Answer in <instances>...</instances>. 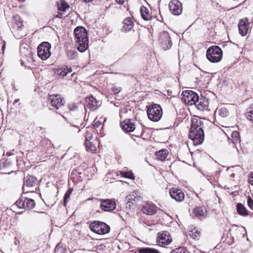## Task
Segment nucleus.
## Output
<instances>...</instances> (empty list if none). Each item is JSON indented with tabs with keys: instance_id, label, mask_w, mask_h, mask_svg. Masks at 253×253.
Returning a JSON list of instances; mask_svg holds the SVG:
<instances>
[{
	"instance_id": "1",
	"label": "nucleus",
	"mask_w": 253,
	"mask_h": 253,
	"mask_svg": "<svg viewBox=\"0 0 253 253\" xmlns=\"http://www.w3.org/2000/svg\"><path fill=\"white\" fill-rule=\"evenodd\" d=\"M204 125L197 119L192 120L189 137L193 141L194 145L202 143L204 140Z\"/></svg>"
},
{
	"instance_id": "2",
	"label": "nucleus",
	"mask_w": 253,
	"mask_h": 253,
	"mask_svg": "<svg viewBox=\"0 0 253 253\" xmlns=\"http://www.w3.org/2000/svg\"><path fill=\"white\" fill-rule=\"evenodd\" d=\"M74 35L78 50L81 52L85 51L88 47L86 30L83 27H77L74 30Z\"/></svg>"
},
{
	"instance_id": "3",
	"label": "nucleus",
	"mask_w": 253,
	"mask_h": 253,
	"mask_svg": "<svg viewBox=\"0 0 253 253\" xmlns=\"http://www.w3.org/2000/svg\"><path fill=\"white\" fill-rule=\"evenodd\" d=\"M207 59L212 63L219 62L222 57V51L217 45L210 47L207 50Z\"/></svg>"
},
{
	"instance_id": "4",
	"label": "nucleus",
	"mask_w": 253,
	"mask_h": 253,
	"mask_svg": "<svg viewBox=\"0 0 253 253\" xmlns=\"http://www.w3.org/2000/svg\"><path fill=\"white\" fill-rule=\"evenodd\" d=\"M147 115L149 119L154 122H158L162 118L163 111L160 105L153 104L147 108Z\"/></svg>"
},
{
	"instance_id": "5",
	"label": "nucleus",
	"mask_w": 253,
	"mask_h": 253,
	"mask_svg": "<svg viewBox=\"0 0 253 253\" xmlns=\"http://www.w3.org/2000/svg\"><path fill=\"white\" fill-rule=\"evenodd\" d=\"M89 228L93 232L100 235L108 233L110 231L109 225L99 221L91 222L89 225Z\"/></svg>"
},
{
	"instance_id": "6",
	"label": "nucleus",
	"mask_w": 253,
	"mask_h": 253,
	"mask_svg": "<svg viewBox=\"0 0 253 253\" xmlns=\"http://www.w3.org/2000/svg\"><path fill=\"white\" fill-rule=\"evenodd\" d=\"M158 42L160 46L165 50L170 49L172 44L169 34L165 31L159 34Z\"/></svg>"
},
{
	"instance_id": "7",
	"label": "nucleus",
	"mask_w": 253,
	"mask_h": 253,
	"mask_svg": "<svg viewBox=\"0 0 253 253\" xmlns=\"http://www.w3.org/2000/svg\"><path fill=\"white\" fill-rule=\"evenodd\" d=\"M51 44L48 42H42L37 48L38 56L42 60H45L51 55Z\"/></svg>"
},
{
	"instance_id": "8",
	"label": "nucleus",
	"mask_w": 253,
	"mask_h": 253,
	"mask_svg": "<svg viewBox=\"0 0 253 253\" xmlns=\"http://www.w3.org/2000/svg\"><path fill=\"white\" fill-rule=\"evenodd\" d=\"M182 96L181 100L183 102L188 105H192L195 104V101H197L199 96L192 90H185L182 93Z\"/></svg>"
},
{
	"instance_id": "9",
	"label": "nucleus",
	"mask_w": 253,
	"mask_h": 253,
	"mask_svg": "<svg viewBox=\"0 0 253 253\" xmlns=\"http://www.w3.org/2000/svg\"><path fill=\"white\" fill-rule=\"evenodd\" d=\"M37 184V178L28 174L24 178L23 189L24 191H26V192L34 191L35 189H36Z\"/></svg>"
},
{
	"instance_id": "10",
	"label": "nucleus",
	"mask_w": 253,
	"mask_h": 253,
	"mask_svg": "<svg viewBox=\"0 0 253 253\" xmlns=\"http://www.w3.org/2000/svg\"><path fill=\"white\" fill-rule=\"evenodd\" d=\"M171 241L172 238L168 231H163L157 233V243L158 245L165 247L169 245Z\"/></svg>"
},
{
	"instance_id": "11",
	"label": "nucleus",
	"mask_w": 253,
	"mask_h": 253,
	"mask_svg": "<svg viewBox=\"0 0 253 253\" xmlns=\"http://www.w3.org/2000/svg\"><path fill=\"white\" fill-rule=\"evenodd\" d=\"M48 102L52 106L50 109L57 111L64 106V100L59 94L50 95Z\"/></svg>"
},
{
	"instance_id": "12",
	"label": "nucleus",
	"mask_w": 253,
	"mask_h": 253,
	"mask_svg": "<svg viewBox=\"0 0 253 253\" xmlns=\"http://www.w3.org/2000/svg\"><path fill=\"white\" fill-rule=\"evenodd\" d=\"M23 27V21L20 16L18 15L13 16V21L10 24L12 32L16 35V33L18 34Z\"/></svg>"
},
{
	"instance_id": "13",
	"label": "nucleus",
	"mask_w": 253,
	"mask_h": 253,
	"mask_svg": "<svg viewBox=\"0 0 253 253\" xmlns=\"http://www.w3.org/2000/svg\"><path fill=\"white\" fill-rule=\"evenodd\" d=\"M169 7L171 13L174 15H179L182 13V4L178 0H171Z\"/></svg>"
},
{
	"instance_id": "14",
	"label": "nucleus",
	"mask_w": 253,
	"mask_h": 253,
	"mask_svg": "<svg viewBox=\"0 0 253 253\" xmlns=\"http://www.w3.org/2000/svg\"><path fill=\"white\" fill-rule=\"evenodd\" d=\"M251 23L249 22L248 19L244 18L239 21L238 23V28L239 33L242 36H246L251 30Z\"/></svg>"
},
{
	"instance_id": "15",
	"label": "nucleus",
	"mask_w": 253,
	"mask_h": 253,
	"mask_svg": "<svg viewBox=\"0 0 253 253\" xmlns=\"http://www.w3.org/2000/svg\"><path fill=\"white\" fill-rule=\"evenodd\" d=\"M90 200H93V204L98 205L100 206H116L119 203L115 199H105L100 201L98 199H88L85 202Z\"/></svg>"
},
{
	"instance_id": "16",
	"label": "nucleus",
	"mask_w": 253,
	"mask_h": 253,
	"mask_svg": "<svg viewBox=\"0 0 253 253\" xmlns=\"http://www.w3.org/2000/svg\"><path fill=\"white\" fill-rule=\"evenodd\" d=\"M171 197L177 202H181L184 199V194L181 189L172 188L169 190Z\"/></svg>"
},
{
	"instance_id": "17",
	"label": "nucleus",
	"mask_w": 253,
	"mask_h": 253,
	"mask_svg": "<svg viewBox=\"0 0 253 253\" xmlns=\"http://www.w3.org/2000/svg\"><path fill=\"white\" fill-rule=\"evenodd\" d=\"M98 103V102L93 96L86 97L85 100L84 108H88L90 110L94 111L97 108Z\"/></svg>"
},
{
	"instance_id": "18",
	"label": "nucleus",
	"mask_w": 253,
	"mask_h": 253,
	"mask_svg": "<svg viewBox=\"0 0 253 253\" xmlns=\"http://www.w3.org/2000/svg\"><path fill=\"white\" fill-rule=\"evenodd\" d=\"M194 105L200 111L206 110L208 109L209 106L208 99L205 97H202L200 99L199 97H198L197 101H195V104Z\"/></svg>"
},
{
	"instance_id": "19",
	"label": "nucleus",
	"mask_w": 253,
	"mask_h": 253,
	"mask_svg": "<svg viewBox=\"0 0 253 253\" xmlns=\"http://www.w3.org/2000/svg\"><path fill=\"white\" fill-rule=\"evenodd\" d=\"M20 53L22 56V65L24 63V60L29 62L32 61V52L28 48L26 47L20 48Z\"/></svg>"
},
{
	"instance_id": "20",
	"label": "nucleus",
	"mask_w": 253,
	"mask_h": 253,
	"mask_svg": "<svg viewBox=\"0 0 253 253\" xmlns=\"http://www.w3.org/2000/svg\"><path fill=\"white\" fill-rule=\"evenodd\" d=\"M13 206H35V202L31 199L22 197L19 198Z\"/></svg>"
},
{
	"instance_id": "21",
	"label": "nucleus",
	"mask_w": 253,
	"mask_h": 253,
	"mask_svg": "<svg viewBox=\"0 0 253 253\" xmlns=\"http://www.w3.org/2000/svg\"><path fill=\"white\" fill-rule=\"evenodd\" d=\"M86 149L87 151H95L99 146L98 140L95 137L91 141L85 142Z\"/></svg>"
},
{
	"instance_id": "22",
	"label": "nucleus",
	"mask_w": 253,
	"mask_h": 253,
	"mask_svg": "<svg viewBox=\"0 0 253 253\" xmlns=\"http://www.w3.org/2000/svg\"><path fill=\"white\" fill-rule=\"evenodd\" d=\"M193 213L195 216L204 217L207 214L206 207H196L194 209Z\"/></svg>"
},
{
	"instance_id": "23",
	"label": "nucleus",
	"mask_w": 253,
	"mask_h": 253,
	"mask_svg": "<svg viewBox=\"0 0 253 253\" xmlns=\"http://www.w3.org/2000/svg\"><path fill=\"white\" fill-rule=\"evenodd\" d=\"M123 24L122 30L125 32L130 31L134 26V24L130 18H126L123 22Z\"/></svg>"
},
{
	"instance_id": "24",
	"label": "nucleus",
	"mask_w": 253,
	"mask_h": 253,
	"mask_svg": "<svg viewBox=\"0 0 253 253\" xmlns=\"http://www.w3.org/2000/svg\"><path fill=\"white\" fill-rule=\"evenodd\" d=\"M124 123V125H122L124 130L129 132H132L134 130V125L130 120H126Z\"/></svg>"
},
{
	"instance_id": "25",
	"label": "nucleus",
	"mask_w": 253,
	"mask_h": 253,
	"mask_svg": "<svg viewBox=\"0 0 253 253\" xmlns=\"http://www.w3.org/2000/svg\"><path fill=\"white\" fill-rule=\"evenodd\" d=\"M141 211L144 214L147 215H153L157 211V207H142Z\"/></svg>"
},
{
	"instance_id": "26",
	"label": "nucleus",
	"mask_w": 253,
	"mask_h": 253,
	"mask_svg": "<svg viewBox=\"0 0 253 253\" xmlns=\"http://www.w3.org/2000/svg\"><path fill=\"white\" fill-rule=\"evenodd\" d=\"M71 72L72 69L71 68L64 67L57 69L55 71V73L57 75L64 77V76H66L68 73H71Z\"/></svg>"
},
{
	"instance_id": "27",
	"label": "nucleus",
	"mask_w": 253,
	"mask_h": 253,
	"mask_svg": "<svg viewBox=\"0 0 253 253\" xmlns=\"http://www.w3.org/2000/svg\"><path fill=\"white\" fill-rule=\"evenodd\" d=\"M138 200V197L134 193L129 194L126 199V203L128 206H133L137 204L136 202Z\"/></svg>"
},
{
	"instance_id": "28",
	"label": "nucleus",
	"mask_w": 253,
	"mask_h": 253,
	"mask_svg": "<svg viewBox=\"0 0 253 253\" xmlns=\"http://www.w3.org/2000/svg\"><path fill=\"white\" fill-rule=\"evenodd\" d=\"M188 235L194 239H199L201 235V232L198 231L196 228L190 227L188 231Z\"/></svg>"
},
{
	"instance_id": "29",
	"label": "nucleus",
	"mask_w": 253,
	"mask_h": 253,
	"mask_svg": "<svg viewBox=\"0 0 253 253\" xmlns=\"http://www.w3.org/2000/svg\"><path fill=\"white\" fill-rule=\"evenodd\" d=\"M140 12L141 17L144 20H149L151 19V16L146 7L142 6L140 9Z\"/></svg>"
},
{
	"instance_id": "30",
	"label": "nucleus",
	"mask_w": 253,
	"mask_h": 253,
	"mask_svg": "<svg viewBox=\"0 0 253 253\" xmlns=\"http://www.w3.org/2000/svg\"><path fill=\"white\" fill-rule=\"evenodd\" d=\"M168 151L165 149H162L159 152L156 153L157 159L161 161H164L168 155Z\"/></svg>"
},
{
	"instance_id": "31",
	"label": "nucleus",
	"mask_w": 253,
	"mask_h": 253,
	"mask_svg": "<svg viewBox=\"0 0 253 253\" xmlns=\"http://www.w3.org/2000/svg\"><path fill=\"white\" fill-rule=\"evenodd\" d=\"M139 253H161L158 250L150 248H143L138 249Z\"/></svg>"
},
{
	"instance_id": "32",
	"label": "nucleus",
	"mask_w": 253,
	"mask_h": 253,
	"mask_svg": "<svg viewBox=\"0 0 253 253\" xmlns=\"http://www.w3.org/2000/svg\"><path fill=\"white\" fill-rule=\"evenodd\" d=\"M235 226L237 227V229L235 231V234L237 236H240L241 237L244 238L247 233L245 228L242 226L240 227L237 225Z\"/></svg>"
},
{
	"instance_id": "33",
	"label": "nucleus",
	"mask_w": 253,
	"mask_h": 253,
	"mask_svg": "<svg viewBox=\"0 0 253 253\" xmlns=\"http://www.w3.org/2000/svg\"><path fill=\"white\" fill-rule=\"evenodd\" d=\"M66 54L69 60L75 59L78 55V52L75 50L72 49L67 50Z\"/></svg>"
},
{
	"instance_id": "34",
	"label": "nucleus",
	"mask_w": 253,
	"mask_h": 253,
	"mask_svg": "<svg viewBox=\"0 0 253 253\" xmlns=\"http://www.w3.org/2000/svg\"><path fill=\"white\" fill-rule=\"evenodd\" d=\"M231 140L235 145L240 142V137L239 133L237 131H234L231 134Z\"/></svg>"
},
{
	"instance_id": "35",
	"label": "nucleus",
	"mask_w": 253,
	"mask_h": 253,
	"mask_svg": "<svg viewBox=\"0 0 253 253\" xmlns=\"http://www.w3.org/2000/svg\"><path fill=\"white\" fill-rule=\"evenodd\" d=\"M237 211L238 213L242 216H247L249 214H251V212L249 211L245 207H236Z\"/></svg>"
},
{
	"instance_id": "36",
	"label": "nucleus",
	"mask_w": 253,
	"mask_h": 253,
	"mask_svg": "<svg viewBox=\"0 0 253 253\" xmlns=\"http://www.w3.org/2000/svg\"><path fill=\"white\" fill-rule=\"evenodd\" d=\"M216 113L223 118L226 117L229 115L228 110L225 107H222L217 110Z\"/></svg>"
},
{
	"instance_id": "37",
	"label": "nucleus",
	"mask_w": 253,
	"mask_h": 253,
	"mask_svg": "<svg viewBox=\"0 0 253 253\" xmlns=\"http://www.w3.org/2000/svg\"><path fill=\"white\" fill-rule=\"evenodd\" d=\"M69 7V5L64 0H61L58 4V9L61 11H65Z\"/></svg>"
},
{
	"instance_id": "38",
	"label": "nucleus",
	"mask_w": 253,
	"mask_h": 253,
	"mask_svg": "<svg viewBox=\"0 0 253 253\" xmlns=\"http://www.w3.org/2000/svg\"><path fill=\"white\" fill-rule=\"evenodd\" d=\"M120 174L124 177L133 179V180H134L135 179V177L131 171H120Z\"/></svg>"
},
{
	"instance_id": "39",
	"label": "nucleus",
	"mask_w": 253,
	"mask_h": 253,
	"mask_svg": "<svg viewBox=\"0 0 253 253\" xmlns=\"http://www.w3.org/2000/svg\"><path fill=\"white\" fill-rule=\"evenodd\" d=\"M73 191V188H69L67 191L66 192L64 197V206H66L68 199L70 198L71 194Z\"/></svg>"
},
{
	"instance_id": "40",
	"label": "nucleus",
	"mask_w": 253,
	"mask_h": 253,
	"mask_svg": "<svg viewBox=\"0 0 253 253\" xmlns=\"http://www.w3.org/2000/svg\"><path fill=\"white\" fill-rule=\"evenodd\" d=\"M246 117L248 120L253 123V104L249 109V110L246 113Z\"/></svg>"
},
{
	"instance_id": "41",
	"label": "nucleus",
	"mask_w": 253,
	"mask_h": 253,
	"mask_svg": "<svg viewBox=\"0 0 253 253\" xmlns=\"http://www.w3.org/2000/svg\"><path fill=\"white\" fill-rule=\"evenodd\" d=\"M170 253H190V252L184 247H179L171 251Z\"/></svg>"
},
{
	"instance_id": "42",
	"label": "nucleus",
	"mask_w": 253,
	"mask_h": 253,
	"mask_svg": "<svg viewBox=\"0 0 253 253\" xmlns=\"http://www.w3.org/2000/svg\"><path fill=\"white\" fill-rule=\"evenodd\" d=\"M85 142H86L87 141H92V139L95 138L93 137L92 132L91 131H86L85 135Z\"/></svg>"
},
{
	"instance_id": "43",
	"label": "nucleus",
	"mask_w": 253,
	"mask_h": 253,
	"mask_svg": "<svg viewBox=\"0 0 253 253\" xmlns=\"http://www.w3.org/2000/svg\"><path fill=\"white\" fill-rule=\"evenodd\" d=\"M70 125L72 126L76 127L77 128H79L82 125V124L81 123V120L80 119H77V120L76 122H74L72 121L70 123Z\"/></svg>"
},
{
	"instance_id": "44",
	"label": "nucleus",
	"mask_w": 253,
	"mask_h": 253,
	"mask_svg": "<svg viewBox=\"0 0 253 253\" xmlns=\"http://www.w3.org/2000/svg\"><path fill=\"white\" fill-rule=\"evenodd\" d=\"M101 210L104 211H111L116 209V207H101Z\"/></svg>"
},
{
	"instance_id": "45",
	"label": "nucleus",
	"mask_w": 253,
	"mask_h": 253,
	"mask_svg": "<svg viewBox=\"0 0 253 253\" xmlns=\"http://www.w3.org/2000/svg\"><path fill=\"white\" fill-rule=\"evenodd\" d=\"M116 2L120 5H124L126 7V3H127V0H116Z\"/></svg>"
},
{
	"instance_id": "46",
	"label": "nucleus",
	"mask_w": 253,
	"mask_h": 253,
	"mask_svg": "<svg viewBox=\"0 0 253 253\" xmlns=\"http://www.w3.org/2000/svg\"><path fill=\"white\" fill-rule=\"evenodd\" d=\"M248 180L249 183L253 186V171L251 173Z\"/></svg>"
},
{
	"instance_id": "47",
	"label": "nucleus",
	"mask_w": 253,
	"mask_h": 253,
	"mask_svg": "<svg viewBox=\"0 0 253 253\" xmlns=\"http://www.w3.org/2000/svg\"><path fill=\"white\" fill-rule=\"evenodd\" d=\"M247 202L248 206H253V200L250 196L248 198Z\"/></svg>"
},
{
	"instance_id": "48",
	"label": "nucleus",
	"mask_w": 253,
	"mask_h": 253,
	"mask_svg": "<svg viewBox=\"0 0 253 253\" xmlns=\"http://www.w3.org/2000/svg\"><path fill=\"white\" fill-rule=\"evenodd\" d=\"M13 207V209H10V210H12L14 212H15L16 213H18V212L15 211L16 210H17V209H24V207H20V206H19V207ZM18 213L19 214V212H18Z\"/></svg>"
},
{
	"instance_id": "49",
	"label": "nucleus",
	"mask_w": 253,
	"mask_h": 253,
	"mask_svg": "<svg viewBox=\"0 0 253 253\" xmlns=\"http://www.w3.org/2000/svg\"><path fill=\"white\" fill-rule=\"evenodd\" d=\"M93 123H94V127H98L100 125H101V122H99V121H95V120H94V121L93 122Z\"/></svg>"
},
{
	"instance_id": "50",
	"label": "nucleus",
	"mask_w": 253,
	"mask_h": 253,
	"mask_svg": "<svg viewBox=\"0 0 253 253\" xmlns=\"http://www.w3.org/2000/svg\"><path fill=\"white\" fill-rule=\"evenodd\" d=\"M113 91L115 94L118 93L121 91L120 88H114Z\"/></svg>"
},
{
	"instance_id": "51",
	"label": "nucleus",
	"mask_w": 253,
	"mask_h": 253,
	"mask_svg": "<svg viewBox=\"0 0 253 253\" xmlns=\"http://www.w3.org/2000/svg\"><path fill=\"white\" fill-rule=\"evenodd\" d=\"M63 17V15L62 13L59 12L56 15V17L62 18Z\"/></svg>"
},
{
	"instance_id": "52",
	"label": "nucleus",
	"mask_w": 253,
	"mask_h": 253,
	"mask_svg": "<svg viewBox=\"0 0 253 253\" xmlns=\"http://www.w3.org/2000/svg\"><path fill=\"white\" fill-rule=\"evenodd\" d=\"M19 99H15V100H14V101L13 104H15V103H17V102H18L19 101Z\"/></svg>"
},
{
	"instance_id": "53",
	"label": "nucleus",
	"mask_w": 253,
	"mask_h": 253,
	"mask_svg": "<svg viewBox=\"0 0 253 253\" xmlns=\"http://www.w3.org/2000/svg\"><path fill=\"white\" fill-rule=\"evenodd\" d=\"M91 0H82V1L86 2H89L91 1Z\"/></svg>"
},
{
	"instance_id": "54",
	"label": "nucleus",
	"mask_w": 253,
	"mask_h": 253,
	"mask_svg": "<svg viewBox=\"0 0 253 253\" xmlns=\"http://www.w3.org/2000/svg\"><path fill=\"white\" fill-rule=\"evenodd\" d=\"M235 173H232V174L230 175V176H231V177H235Z\"/></svg>"
},
{
	"instance_id": "55",
	"label": "nucleus",
	"mask_w": 253,
	"mask_h": 253,
	"mask_svg": "<svg viewBox=\"0 0 253 253\" xmlns=\"http://www.w3.org/2000/svg\"><path fill=\"white\" fill-rule=\"evenodd\" d=\"M16 37L17 38L20 39L21 37H22V35H16Z\"/></svg>"
},
{
	"instance_id": "56",
	"label": "nucleus",
	"mask_w": 253,
	"mask_h": 253,
	"mask_svg": "<svg viewBox=\"0 0 253 253\" xmlns=\"http://www.w3.org/2000/svg\"><path fill=\"white\" fill-rule=\"evenodd\" d=\"M5 47V44L4 43L2 46V49L3 50Z\"/></svg>"
},
{
	"instance_id": "57",
	"label": "nucleus",
	"mask_w": 253,
	"mask_h": 253,
	"mask_svg": "<svg viewBox=\"0 0 253 253\" xmlns=\"http://www.w3.org/2000/svg\"><path fill=\"white\" fill-rule=\"evenodd\" d=\"M236 206H243V205L241 203H238Z\"/></svg>"
},
{
	"instance_id": "58",
	"label": "nucleus",
	"mask_w": 253,
	"mask_h": 253,
	"mask_svg": "<svg viewBox=\"0 0 253 253\" xmlns=\"http://www.w3.org/2000/svg\"><path fill=\"white\" fill-rule=\"evenodd\" d=\"M122 113V110H120V115L121 117Z\"/></svg>"
},
{
	"instance_id": "59",
	"label": "nucleus",
	"mask_w": 253,
	"mask_h": 253,
	"mask_svg": "<svg viewBox=\"0 0 253 253\" xmlns=\"http://www.w3.org/2000/svg\"><path fill=\"white\" fill-rule=\"evenodd\" d=\"M56 113H58V114H61V113L60 112H59V111H57V112H56Z\"/></svg>"
},
{
	"instance_id": "60",
	"label": "nucleus",
	"mask_w": 253,
	"mask_h": 253,
	"mask_svg": "<svg viewBox=\"0 0 253 253\" xmlns=\"http://www.w3.org/2000/svg\"><path fill=\"white\" fill-rule=\"evenodd\" d=\"M250 208L253 210V207H250Z\"/></svg>"
},
{
	"instance_id": "61",
	"label": "nucleus",
	"mask_w": 253,
	"mask_h": 253,
	"mask_svg": "<svg viewBox=\"0 0 253 253\" xmlns=\"http://www.w3.org/2000/svg\"><path fill=\"white\" fill-rule=\"evenodd\" d=\"M56 250H57V247L55 248V251H56Z\"/></svg>"
}]
</instances>
